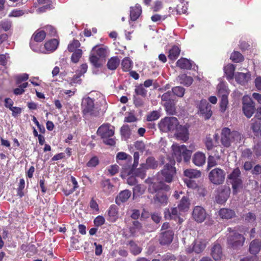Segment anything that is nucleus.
<instances>
[{
	"label": "nucleus",
	"instance_id": "nucleus-6",
	"mask_svg": "<svg viewBox=\"0 0 261 261\" xmlns=\"http://www.w3.org/2000/svg\"><path fill=\"white\" fill-rule=\"evenodd\" d=\"M230 233L227 237V244L229 247L233 249H237L243 246L245 240V237L234 231H231V228H229Z\"/></svg>",
	"mask_w": 261,
	"mask_h": 261
},
{
	"label": "nucleus",
	"instance_id": "nucleus-44",
	"mask_svg": "<svg viewBox=\"0 0 261 261\" xmlns=\"http://www.w3.org/2000/svg\"><path fill=\"white\" fill-rule=\"evenodd\" d=\"M28 12L26 10H22L20 9H15L13 10L9 14V17H20L24 15L25 13H28Z\"/></svg>",
	"mask_w": 261,
	"mask_h": 261
},
{
	"label": "nucleus",
	"instance_id": "nucleus-34",
	"mask_svg": "<svg viewBox=\"0 0 261 261\" xmlns=\"http://www.w3.org/2000/svg\"><path fill=\"white\" fill-rule=\"evenodd\" d=\"M120 64V60L117 57H112L108 62V68L112 70H115Z\"/></svg>",
	"mask_w": 261,
	"mask_h": 261
},
{
	"label": "nucleus",
	"instance_id": "nucleus-11",
	"mask_svg": "<svg viewBox=\"0 0 261 261\" xmlns=\"http://www.w3.org/2000/svg\"><path fill=\"white\" fill-rule=\"evenodd\" d=\"M230 189L228 186H223L220 187L217 191L215 196L216 201L219 204H223L226 202L229 196Z\"/></svg>",
	"mask_w": 261,
	"mask_h": 261
},
{
	"label": "nucleus",
	"instance_id": "nucleus-60",
	"mask_svg": "<svg viewBox=\"0 0 261 261\" xmlns=\"http://www.w3.org/2000/svg\"><path fill=\"white\" fill-rule=\"evenodd\" d=\"M160 117V114L158 111H153L147 116V120L148 121H152L157 120Z\"/></svg>",
	"mask_w": 261,
	"mask_h": 261
},
{
	"label": "nucleus",
	"instance_id": "nucleus-1",
	"mask_svg": "<svg viewBox=\"0 0 261 261\" xmlns=\"http://www.w3.org/2000/svg\"><path fill=\"white\" fill-rule=\"evenodd\" d=\"M243 139L242 135L237 131H231L228 127L222 129L221 143L225 147H229L232 144H238Z\"/></svg>",
	"mask_w": 261,
	"mask_h": 261
},
{
	"label": "nucleus",
	"instance_id": "nucleus-36",
	"mask_svg": "<svg viewBox=\"0 0 261 261\" xmlns=\"http://www.w3.org/2000/svg\"><path fill=\"white\" fill-rule=\"evenodd\" d=\"M225 73L228 79H232L234 76L235 67L233 64H228L224 67Z\"/></svg>",
	"mask_w": 261,
	"mask_h": 261
},
{
	"label": "nucleus",
	"instance_id": "nucleus-51",
	"mask_svg": "<svg viewBox=\"0 0 261 261\" xmlns=\"http://www.w3.org/2000/svg\"><path fill=\"white\" fill-rule=\"evenodd\" d=\"M145 188L141 185H137L133 188V195L139 196L143 194Z\"/></svg>",
	"mask_w": 261,
	"mask_h": 261
},
{
	"label": "nucleus",
	"instance_id": "nucleus-57",
	"mask_svg": "<svg viewBox=\"0 0 261 261\" xmlns=\"http://www.w3.org/2000/svg\"><path fill=\"white\" fill-rule=\"evenodd\" d=\"M99 164V160L97 156H93L87 162V166L90 168L95 167Z\"/></svg>",
	"mask_w": 261,
	"mask_h": 261
},
{
	"label": "nucleus",
	"instance_id": "nucleus-23",
	"mask_svg": "<svg viewBox=\"0 0 261 261\" xmlns=\"http://www.w3.org/2000/svg\"><path fill=\"white\" fill-rule=\"evenodd\" d=\"M218 94L221 98L222 97H228L229 94V90L224 83H220L217 86Z\"/></svg>",
	"mask_w": 261,
	"mask_h": 261
},
{
	"label": "nucleus",
	"instance_id": "nucleus-25",
	"mask_svg": "<svg viewBox=\"0 0 261 261\" xmlns=\"http://www.w3.org/2000/svg\"><path fill=\"white\" fill-rule=\"evenodd\" d=\"M59 42L57 39H54L46 42L44 44V48L46 51L43 53H47L54 51L57 47Z\"/></svg>",
	"mask_w": 261,
	"mask_h": 261
},
{
	"label": "nucleus",
	"instance_id": "nucleus-41",
	"mask_svg": "<svg viewBox=\"0 0 261 261\" xmlns=\"http://www.w3.org/2000/svg\"><path fill=\"white\" fill-rule=\"evenodd\" d=\"M121 66L124 71H129L133 66L132 61L129 58H125L122 61Z\"/></svg>",
	"mask_w": 261,
	"mask_h": 261
},
{
	"label": "nucleus",
	"instance_id": "nucleus-9",
	"mask_svg": "<svg viewBox=\"0 0 261 261\" xmlns=\"http://www.w3.org/2000/svg\"><path fill=\"white\" fill-rule=\"evenodd\" d=\"M228 180L232 184L233 192L237 193L238 190L241 187L242 184V181L241 178V172L239 168L234 169L228 175Z\"/></svg>",
	"mask_w": 261,
	"mask_h": 261
},
{
	"label": "nucleus",
	"instance_id": "nucleus-3",
	"mask_svg": "<svg viewBox=\"0 0 261 261\" xmlns=\"http://www.w3.org/2000/svg\"><path fill=\"white\" fill-rule=\"evenodd\" d=\"M94 99L87 97L83 99L82 102V109L83 114L86 117L96 116L99 114L98 108L94 105Z\"/></svg>",
	"mask_w": 261,
	"mask_h": 261
},
{
	"label": "nucleus",
	"instance_id": "nucleus-32",
	"mask_svg": "<svg viewBox=\"0 0 261 261\" xmlns=\"http://www.w3.org/2000/svg\"><path fill=\"white\" fill-rule=\"evenodd\" d=\"M184 175L187 177L186 179L196 178L201 176V172L195 169H189L185 170Z\"/></svg>",
	"mask_w": 261,
	"mask_h": 261
},
{
	"label": "nucleus",
	"instance_id": "nucleus-30",
	"mask_svg": "<svg viewBox=\"0 0 261 261\" xmlns=\"http://www.w3.org/2000/svg\"><path fill=\"white\" fill-rule=\"evenodd\" d=\"M142 164V167L147 169H155L158 166V162L153 157H148L146 160V163Z\"/></svg>",
	"mask_w": 261,
	"mask_h": 261
},
{
	"label": "nucleus",
	"instance_id": "nucleus-16",
	"mask_svg": "<svg viewBox=\"0 0 261 261\" xmlns=\"http://www.w3.org/2000/svg\"><path fill=\"white\" fill-rule=\"evenodd\" d=\"M131 194V192L128 190L122 191L116 198V203L119 205H121L128 199Z\"/></svg>",
	"mask_w": 261,
	"mask_h": 261
},
{
	"label": "nucleus",
	"instance_id": "nucleus-43",
	"mask_svg": "<svg viewBox=\"0 0 261 261\" xmlns=\"http://www.w3.org/2000/svg\"><path fill=\"white\" fill-rule=\"evenodd\" d=\"M251 128L254 133H258L261 126V120L255 117L252 119Z\"/></svg>",
	"mask_w": 261,
	"mask_h": 261
},
{
	"label": "nucleus",
	"instance_id": "nucleus-55",
	"mask_svg": "<svg viewBox=\"0 0 261 261\" xmlns=\"http://www.w3.org/2000/svg\"><path fill=\"white\" fill-rule=\"evenodd\" d=\"M164 106H165L166 110L168 113L170 114H173L174 112H175V108L172 101L165 102L164 103Z\"/></svg>",
	"mask_w": 261,
	"mask_h": 261
},
{
	"label": "nucleus",
	"instance_id": "nucleus-14",
	"mask_svg": "<svg viewBox=\"0 0 261 261\" xmlns=\"http://www.w3.org/2000/svg\"><path fill=\"white\" fill-rule=\"evenodd\" d=\"M152 202L157 207L165 206L168 203V197L164 193L158 192L154 196Z\"/></svg>",
	"mask_w": 261,
	"mask_h": 261
},
{
	"label": "nucleus",
	"instance_id": "nucleus-29",
	"mask_svg": "<svg viewBox=\"0 0 261 261\" xmlns=\"http://www.w3.org/2000/svg\"><path fill=\"white\" fill-rule=\"evenodd\" d=\"M261 242L258 240L252 241L249 246V251L252 254H256L260 249Z\"/></svg>",
	"mask_w": 261,
	"mask_h": 261
},
{
	"label": "nucleus",
	"instance_id": "nucleus-61",
	"mask_svg": "<svg viewBox=\"0 0 261 261\" xmlns=\"http://www.w3.org/2000/svg\"><path fill=\"white\" fill-rule=\"evenodd\" d=\"M217 165V159L216 157L210 155L207 160V168L209 169Z\"/></svg>",
	"mask_w": 261,
	"mask_h": 261
},
{
	"label": "nucleus",
	"instance_id": "nucleus-31",
	"mask_svg": "<svg viewBox=\"0 0 261 261\" xmlns=\"http://www.w3.org/2000/svg\"><path fill=\"white\" fill-rule=\"evenodd\" d=\"M190 205V202L189 198L187 197L184 196L178 205V209L182 213L187 211L189 210Z\"/></svg>",
	"mask_w": 261,
	"mask_h": 261
},
{
	"label": "nucleus",
	"instance_id": "nucleus-27",
	"mask_svg": "<svg viewBox=\"0 0 261 261\" xmlns=\"http://www.w3.org/2000/svg\"><path fill=\"white\" fill-rule=\"evenodd\" d=\"M211 255L213 258L217 260L221 258L222 252L221 247L219 244H215L212 249Z\"/></svg>",
	"mask_w": 261,
	"mask_h": 261
},
{
	"label": "nucleus",
	"instance_id": "nucleus-62",
	"mask_svg": "<svg viewBox=\"0 0 261 261\" xmlns=\"http://www.w3.org/2000/svg\"><path fill=\"white\" fill-rule=\"evenodd\" d=\"M0 27L5 31H7L11 27V22L8 20H3L0 22Z\"/></svg>",
	"mask_w": 261,
	"mask_h": 261
},
{
	"label": "nucleus",
	"instance_id": "nucleus-24",
	"mask_svg": "<svg viewBox=\"0 0 261 261\" xmlns=\"http://www.w3.org/2000/svg\"><path fill=\"white\" fill-rule=\"evenodd\" d=\"M219 215L220 217L224 219H229L235 216L234 211L229 208H221L219 212Z\"/></svg>",
	"mask_w": 261,
	"mask_h": 261
},
{
	"label": "nucleus",
	"instance_id": "nucleus-46",
	"mask_svg": "<svg viewBox=\"0 0 261 261\" xmlns=\"http://www.w3.org/2000/svg\"><path fill=\"white\" fill-rule=\"evenodd\" d=\"M185 89L181 86L174 87L172 89V93L178 97H182L185 94Z\"/></svg>",
	"mask_w": 261,
	"mask_h": 261
},
{
	"label": "nucleus",
	"instance_id": "nucleus-26",
	"mask_svg": "<svg viewBox=\"0 0 261 261\" xmlns=\"http://www.w3.org/2000/svg\"><path fill=\"white\" fill-rule=\"evenodd\" d=\"M205 246V241L203 240L198 239L194 242L193 250L195 252L199 253L204 249Z\"/></svg>",
	"mask_w": 261,
	"mask_h": 261
},
{
	"label": "nucleus",
	"instance_id": "nucleus-40",
	"mask_svg": "<svg viewBox=\"0 0 261 261\" xmlns=\"http://www.w3.org/2000/svg\"><path fill=\"white\" fill-rule=\"evenodd\" d=\"M171 212L172 214V218L175 220H178V222L181 223L183 221V219L180 217V216L182 215V212H180V214H179L180 211L178 209V207H174L171 208Z\"/></svg>",
	"mask_w": 261,
	"mask_h": 261
},
{
	"label": "nucleus",
	"instance_id": "nucleus-54",
	"mask_svg": "<svg viewBox=\"0 0 261 261\" xmlns=\"http://www.w3.org/2000/svg\"><path fill=\"white\" fill-rule=\"evenodd\" d=\"M80 46V43L78 40H74L71 43L68 45V49L70 52L74 51L77 50V48Z\"/></svg>",
	"mask_w": 261,
	"mask_h": 261
},
{
	"label": "nucleus",
	"instance_id": "nucleus-15",
	"mask_svg": "<svg viewBox=\"0 0 261 261\" xmlns=\"http://www.w3.org/2000/svg\"><path fill=\"white\" fill-rule=\"evenodd\" d=\"M175 130H176L175 136L178 140H182L184 142H186L188 140V130L186 126L178 125L177 128H176Z\"/></svg>",
	"mask_w": 261,
	"mask_h": 261
},
{
	"label": "nucleus",
	"instance_id": "nucleus-22",
	"mask_svg": "<svg viewBox=\"0 0 261 261\" xmlns=\"http://www.w3.org/2000/svg\"><path fill=\"white\" fill-rule=\"evenodd\" d=\"M131 236H136L138 233L142 232L141 224L138 221L135 220L132 222V226L128 227Z\"/></svg>",
	"mask_w": 261,
	"mask_h": 261
},
{
	"label": "nucleus",
	"instance_id": "nucleus-8",
	"mask_svg": "<svg viewBox=\"0 0 261 261\" xmlns=\"http://www.w3.org/2000/svg\"><path fill=\"white\" fill-rule=\"evenodd\" d=\"M175 174V168L173 166L166 164L164 169L158 174L159 179L165 181L167 182H171L174 174Z\"/></svg>",
	"mask_w": 261,
	"mask_h": 261
},
{
	"label": "nucleus",
	"instance_id": "nucleus-45",
	"mask_svg": "<svg viewBox=\"0 0 261 261\" xmlns=\"http://www.w3.org/2000/svg\"><path fill=\"white\" fill-rule=\"evenodd\" d=\"M130 245V252L134 255H138L141 252V248L139 247L134 242L130 241L129 243Z\"/></svg>",
	"mask_w": 261,
	"mask_h": 261
},
{
	"label": "nucleus",
	"instance_id": "nucleus-33",
	"mask_svg": "<svg viewBox=\"0 0 261 261\" xmlns=\"http://www.w3.org/2000/svg\"><path fill=\"white\" fill-rule=\"evenodd\" d=\"M178 81L179 82L186 86H190L193 80L192 77L187 75L186 74H182L178 76Z\"/></svg>",
	"mask_w": 261,
	"mask_h": 261
},
{
	"label": "nucleus",
	"instance_id": "nucleus-38",
	"mask_svg": "<svg viewBox=\"0 0 261 261\" xmlns=\"http://www.w3.org/2000/svg\"><path fill=\"white\" fill-rule=\"evenodd\" d=\"M46 36V33L44 30H38L33 35V38L35 42L42 41Z\"/></svg>",
	"mask_w": 261,
	"mask_h": 261
},
{
	"label": "nucleus",
	"instance_id": "nucleus-20",
	"mask_svg": "<svg viewBox=\"0 0 261 261\" xmlns=\"http://www.w3.org/2000/svg\"><path fill=\"white\" fill-rule=\"evenodd\" d=\"M142 13V8L139 4L130 8V18L132 21L136 20Z\"/></svg>",
	"mask_w": 261,
	"mask_h": 261
},
{
	"label": "nucleus",
	"instance_id": "nucleus-4",
	"mask_svg": "<svg viewBox=\"0 0 261 261\" xmlns=\"http://www.w3.org/2000/svg\"><path fill=\"white\" fill-rule=\"evenodd\" d=\"M173 158L178 162H180L183 158L185 162H188L191 156V151L187 149L185 145H179L173 144L172 146Z\"/></svg>",
	"mask_w": 261,
	"mask_h": 261
},
{
	"label": "nucleus",
	"instance_id": "nucleus-37",
	"mask_svg": "<svg viewBox=\"0 0 261 261\" xmlns=\"http://www.w3.org/2000/svg\"><path fill=\"white\" fill-rule=\"evenodd\" d=\"M95 48H93L91 51L90 61L95 67H100L101 65L99 63V59L100 58L95 54Z\"/></svg>",
	"mask_w": 261,
	"mask_h": 261
},
{
	"label": "nucleus",
	"instance_id": "nucleus-10",
	"mask_svg": "<svg viewBox=\"0 0 261 261\" xmlns=\"http://www.w3.org/2000/svg\"><path fill=\"white\" fill-rule=\"evenodd\" d=\"M208 178L213 184L220 185L224 181L225 172L221 169L215 168L209 173Z\"/></svg>",
	"mask_w": 261,
	"mask_h": 261
},
{
	"label": "nucleus",
	"instance_id": "nucleus-53",
	"mask_svg": "<svg viewBox=\"0 0 261 261\" xmlns=\"http://www.w3.org/2000/svg\"><path fill=\"white\" fill-rule=\"evenodd\" d=\"M101 185L103 189V190L106 192L110 191L112 188L113 186L110 182L109 179H105L101 181Z\"/></svg>",
	"mask_w": 261,
	"mask_h": 261
},
{
	"label": "nucleus",
	"instance_id": "nucleus-7",
	"mask_svg": "<svg viewBox=\"0 0 261 261\" xmlns=\"http://www.w3.org/2000/svg\"><path fill=\"white\" fill-rule=\"evenodd\" d=\"M196 107L198 108V113L203 116L205 119H209L212 115V106L206 99H202L196 102Z\"/></svg>",
	"mask_w": 261,
	"mask_h": 261
},
{
	"label": "nucleus",
	"instance_id": "nucleus-56",
	"mask_svg": "<svg viewBox=\"0 0 261 261\" xmlns=\"http://www.w3.org/2000/svg\"><path fill=\"white\" fill-rule=\"evenodd\" d=\"M147 170V169L145 168V167H142V164H141L140 167L137 169L135 171V174L138 177L143 179L145 176V173Z\"/></svg>",
	"mask_w": 261,
	"mask_h": 261
},
{
	"label": "nucleus",
	"instance_id": "nucleus-52",
	"mask_svg": "<svg viewBox=\"0 0 261 261\" xmlns=\"http://www.w3.org/2000/svg\"><path fill=\"white\" fill-rule=\"evenodd\" d=\"M228 105V97H222L221 98V101L220 103V111L221 112H224L227 109Z\"/></svg>",
	"mask_w": 261,
	"mask_h": 261
},
{
	"label": "nucleus",
	"instance_id": "nucleus-47",
	"mask_svg": "<svg viewBox=\"0 0 261 261\" xmlns=\"http://www.w3.org/2000/svg\"><path fill=\"white\" fill-rule=\"evenodd\" d=\"M73 54L71 57V61L74 63H76L79 62L80 59L82 55V50L80 49H77L73 51Z\"/></svg>",
	"mask_w": 261,
	"mask_h": 261
},
{
	"label": "nucleus",
	"instance_id": "nucleus-35",
	"mask_svg": "<svg viewBox=\"0 0 261 261\" xmlns=\"http://www.w3.org/2000/svg\"><path fill=\"white\" fill-rule=\"evenodd\" d=\"M180 50L177 46H174L169 50L168 58L170 60L174 61L179 55Z\"/></svg>",
	"mask_w": 261,
	"mask_h": 261
},
{
	"label": "nucleus",
	"instance_id": "nucleus-50",
	"mask_svg": "<svg viewBox=\"0 0 261 261\" xmlns=\"http://www.w3.org/2000/svg\"><path fill=\"white\" fill-rule=\"evenodd\" d=\"M28 86V83L25 82L19 86L18 88L14 89V93L15 95H21L24 92V89Z\"/></svg>",
	"mask_w": 261,
	"mask_h": 261
},
{
	"label": "nucleus",
	"instance_id": "nucleus-21",
	"mask_svg": "<svg viewBox=\"0 0 261 261\" xmlns=\"http://www.w3.org/2000/svg\"><path fill=\"white\" fill-rule=\"evenodd\" d=\"M194 62L186 58H182L179 59L176 62V65L181 69H191Z\"/></svg>",
	"mask_w": 261,
	"mask_h": 261
},
{
	"label": "nucleus",
	"instance_id": "nucleus-64",
	"mask_svg": "<svg viewBox=\"0 0 261 261\" xmlns=\"http://www.w3.org/2000/svg\"><path fill=\"white\" fill-rule=\"evenodd\" d=\"M29 78V75L27 73H23L18 75L16 76V84L19 85L23 81L27 80Z\"/></svg>",
	"mask_w": 261,
	"mask_h": 261
},
{
	"label": "nucleus",
	"instance_id": "nucleus-18",
	"mask_svg": "<svg viewBox=\"0 0 261 261\" xmlns=\"http://www.w3.org/2000/svg\"><path fill=\"white\" fill-rule=\"evenodd\" d=\"M173 232L172 230H168L162 232V236L160 239V243L162 245H166L170 243L173 239Z\"/></svg>",
	"mask_w": 261,
	"mask_h": 261
},
{
	"label": "nucleus",
	"instance_id": "nucleus-48",
	"mask_svg": "<svg viewBox=\"0 0 261 261\" xmlns=\"http://www.w3.org/2000/svg\"><path fill=\"white\" fill-rule=\"evenodd\" d=\"M135 92L136 95H141L143 97L146 96L147 94V91L145 90L143 85L142 84L136 86Z\"/></svg>",
	"mask_w": 261,
	"mask_h": 261
},
{
	"label": "nucleus",
	"instance_id": "nucleus-17",
	"mask_svg": "<svg viewBox=\"0 0 261 261\" xmlns=\"http://www.w3.org/2000/svg\"><path fill=\"white\" fill-rule=\"evenodd\" d=\"M251 75L249 73H244L237 72L234 74L236 82L242 85H245L250 79Z\"/></svg>",
	"mask_w": 261,
	"mask_h": 261
},
{
	"label": "nucleus",
	"instance_id": "nucleus-49",
	"mask_svg": "<svg viewBox=\"0 0 261 261\" xmlns=\"http://www.w3.org/2000/svg\"><path fill=\"white\" fill-rule=\"evenodd\" d=\"M230 59L236 63H239L243 61V57L239 52L234 51L230 56Z\"/></svg>",
	"mask_w": 261,
	"mask_h": 261
},
{
	"label": "nucleus",
	"instance_id": "nucleus-2",
	"mask_svg": "<svg viewBox=\"0 0 261 261\" xmlns=\"http://www.w3.org/2000/svg\"><path fill=\"white\" fill-rule=\"evenodd\" d=\"M97 134L103 139V142L109 145L113 146L115 144L114 127L110 124H103L97 130Z\"/></svg>",
	"mask_w": 261,
	"mask_h": 261
},
{
	"label": "nucleus",
	"instance_id": "nucleus-63",
	"mask_svg": "<svg viewBox=\"0 0 261 261\" xmlns=\"http://www.w3.org/2000/svg\"><path fill=\"white\" fill-rule=\"evenodd\" d=\"M172 93L170 91H168L162 96V100L165 102H171L172 100Z\"/></svg>",
	"mask_w": 261,
	"mask_h": 261
},
{
	"label": "nucleus",
	"instance_id": "nucleus-59",
	"mask_svg": "<svg viewBox=\"0 0 261 261\" xmlns=\"http://www.w3.org/2000/svg\"><path fill=\"white\" fill-rule=\"evenodd\" d=\"M244 218L245 219V221L249 223H253L256 219V217L255 215L251 212H249L246 214L244 215Z\"/></svg>",
	"mask_w": 261,
	"mask_h": 261
},
{
	"label": "nucleus",
	"instance_id": "nucleus-19",
	"mask_svg": "<svg viewBox=\"0 0 261 261\" xmlns=\"http://www.w3.org/2000/svg\"><path fill=\"white\" fill-rule=\"evenodd\" d=\"M206 157L205 154L201 152L195 153L193 157V163L197 166H201L205 162Z\"/></svg>",
	"mask_w": 261,
	"mask_h": 261
},
{
	"label": "nucleus",
	"instance_id": "nucleus-39",
	"mask_svg": "<svg viewBox=\"0 0 261 261\" xmlns=\"http://www.w3.org/2000/svg\"><path fill=\"white\" fill-rule=\"evenodd\" d=\"M108 214L109 220L111 222H115L118 218V212L115 206H111L109 210Z\"/></svg>",
	"mask_w": 261,
	"mask_h": 261
},
{
	"label": "nucleus",
	"instance_id": "nucleus-42",
	"mask_svg": "<svg viewBox=\"0 0 261 261\" xmlns=\"http://www.w3.org/2000/svg\"><path fill=\"white\" fill-rule=\"evenodd\" d=\"M93 48H95V54L100 58H105L107 55V47H98L97 46L94 47Z\"/></svg>",
	"mask_w": 261,
	"mask_h": 261
},
{
	"label": "nucleus",
	"instance_id": "nucleus-12",
	"mask_svg": "<svg viewBox=\"0 0 261 261\" xmlns=\"http://www.w3.org/2000/svg\"><path fill=\"white\" fill-rule=\"evenodd\" d=\"M243 111L247 118H250L254 112L255 107L251 98L248 96L243 97Z\"/></svg>",
	"mask_w": 261,
	"mask_h": 261
},
{
	"label": "nucleus",
	"instance_id": "nucleus-58",
	"mask_svg": "<svg viewBox=\"0 0 261 261\" xmlns=\"http://www.w3.org/2000/svg\"><path fill=\"white\" fill-rule=\"evenodd\" d=\"M184 182L189 188L195 189L198 187L196 182L192 179H184Z\"/></svg>",
	"mask_w": 261,
	"mask_h": 261
},
{
	"label": "nucleus",
	"instance_id": "nucleus-5",
	"mask_svg": "<svg viewBox=\"0 0 261 261\" xmlns=\"http://www.w3.org/2000/svg\"><path fill=\"white\" fill-rule=\"evenodd\" d=\"M179 122L175 117H166L162 119L159 123L160 130L163 132L173 131L177 128Z\"/></svg>",
	"mask_w": 261,
	"mask_h": 261
},
{
	"label": "nucleus",
	"instance_id": "nucleus-13",
	"mask_svg": "<svg viewBox=\"0 0 261 261\" xmlns=\"http://www.w3.org/2000/svg\"><path fill=\"white\" fill-rule=\"evenodd\" d=\"M192 216L196 222L201 223L206 218L207 214L203 207L200 206H196L194 207L193 210Z\"/></svg>",
	"mask_w": 261,
	"mask_h": 261
},
{
	"label": "nucleus",
	"instance_id": "nucleus-28",
	"mask_svg": "<svg viewBox=\"0 0 261 261\" xmlns=\"http://www.w3.org/2000/svg\"><path fill=\"white\" fill-rule=\"evenodd\" d=\"M164 186V184L162 181L160 182H151L148 187V191L151 193H158L160 192V190L162 189Z\"/></svg>",
	"mask_w": 261,
	"mask_h": 261
}]
</instances>
